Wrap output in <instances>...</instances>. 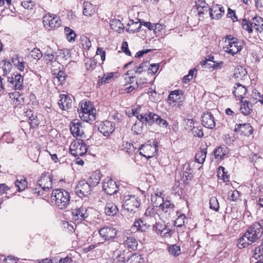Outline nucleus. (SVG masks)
<instances>
[{
  "instance_id": "obj_44",
  "label": "nucleus",
  "mask_w": 263,
  "mask_h": 263,
  "mask_svg": "<svg viewBox=\"0 0 263 263\" xmlns=\"http://www.w3.org/2000/svg\"><path fill=\"white\" fill-rule=\"evenodd\" d=\"M97 64V62L92 59L87 58L85 60V66L88 70L91 71L95 69Z\"/></svg>"
},
{
  "instance_id": "obj_46",
  "label": "nucleus",
  "mask_w": 263,
  "mask_h": 263,
  "mask_svg": "<svg viewBox=\"0 0 263 263\" xmlns=\"http://www.w3.org/2000/svg\"><path fill=\"white\" fill-rule=\"evenodd\" d=\"M170 253L175 256H178L181 253L180 247L176 245H172L168 248Z\"/></svg>"
},
{
  "instance_id": "obj_23",
  "label": "nucleus",
  "mask_w": 263,
  "mask_h": 263,
  "mask_svg": "<svg viewBox=\"0 0 263 263\" xmlns=\"http://www.w3.org/2000/svg\"><path fill=\"white\" fill-rule=\"evenodd\" d=\"M141 122L146 125H152L154 123H156L158 119V115L153 112H149L148 114H145L144 116H140Z\"/></svg>"
},
{
  "instance_id": "obj_22",
  "label": "nucleus",
  "mask_w": 263,
  "mask_h": 263,
  "mask_svg": "<svg viewBox=\"0 0 263 263\" xmlns=\"http://www.w3.org/2000/svg\"><path fill=\"white\" fill-rule=\"evenodd\" d=\"M209 11L212 18L218 20L224 14V9L223 7L220 5H215L211 8H209Z\"/></svg>"
},
{
  "instance_id": "obj_12",
  "label": "nucleus",
  "mask_w": 263,
  "mask_h": 263,
  "mask_svg": "<svg viewBox=\"0 0 263 263\" xmlns=\"http://www.w3.org/2000/svg\"><path fill=\"white\" fill-rule=\"evenodd\" d=\"M139 151V154L141 156L149 159L155 156L158 148L156 145L145 144L142 145Z\"/></svg>"
},
{
  "instance_id": "obj_7",
  "label": "nucleus",
  "mask_w": 263,
  "mask_h": 263,
  "mask_svg": "<svg viewBox=\"0 0 263 263\" xmlns=\"http://www.w3.org/2000/svg\"><path fill=\"white\" fill-rule=\"evenodd\" d=\"M87 148L82 140H74L70 145V152L75 157L82 156L87 152Z\"/></svg>"
},
{
  "instance_id": "obj_15",
  "label": "nucleus",
  "mask_w": 263,
  "mask_h": 263,
  "mask_svg": "<svg viewBox=\"0 0 263 263\" xmlns=\"http://www.w3.org/2000/svg\"><path fill=\"white\" fill-rule=\"evenodd\" d=\"M70 129L73 136L81 137L84 134L82 122L78 119H74L70 124Z\"/></svg>"
},
{
  "instance_id": "obj_6",
  "label": "nucleus",
  "mask_w": 263,
  "mask_h": 263,
  "mask_svg": "<svg viewBox=\"0 0 263 263\" xmlns=\"http://www.w3.org/2000/svg\"><path fill=\"white\" fill-rule=\"evenodd\" d=\"M140 204V201L136 196L128 195L124 197L122 206L125 210L132 213L136 212Z\"/></svg>"
},
{
  "instance_id": "obj_41",
  "label": "nucleus",
  "mask_w": 263,
  "mask_h": 263,
  "mask_svg": "<svg viewBox=\"0 0 263 263\" xmlns=\"http://www.w3.org/2000/svg\"><path fill=\"white\" fill-rule=\"evenodd\" d=\"M242 102V104L241 105L240 110L241 112L244 115L247 116L251 114L252 111V108L250 106L249 102L246 101L245 102Z\"/></svg>"
},
{
  "instance_id": "obj_14",
  "label": "nucleus",
  "mask_w": 263,
  "mask_h": 263,
  "mask_svg": "<svg viewBox=\"0 0 263 263\" xmlns=\"http://www.w3.org/2000/svg\"><path fill=\"white\" fill-rule=\"evenodd\" d=\"M102 187L104 192L110 195L117 192V185L116 182L108 177L104 180Z\"/></svg>"
},
{
  "instance_id": "obj_19",
  "label": "nucleus",
  "mask_w": 263,
  "mask_h": 263,
  "mask_svg": "<svg viewBox=\"0 0 263 263\" xmlns=\"http://www.w3.org/2000/svg\"><path fill=\"white\" fill-rule=\"evenodd\" d=\"M98 129L105 136H108L115 130L112 123L109 121L102 122L98 127Z\"/></svg>"
},
{
  "instance_id": "obj_17",
  "label": "nucleus",
  "mask_w": 263,
  "mask_h": 263,
  "mask_svg": "<svg viewBox=\"0 0 263 263\" xmlns=\"http://www.w3.org/2000/svg\"><path fill=\"white\" fill-rule=\"evenodd\" d=\"M121 245L134 251L137 248L138 241L134 236L130 235L128 236V234L127 235L124 234L123 242L120 244V246Z\"/></svg>"
},
{
  "instance_id": "obj_47",
  "label": "nucleus",
  "mask_w": 263,
  "mask_h": 263,
  "mask_svg": "<svg viewBox=\"0 0 263 263\" xmlns=\"http://www.w3.org/2000/svg\"><path fill=\"white\" fill-rule=\"evenodd\" d=\"M210 207L211 209L214 210L215 211L219 210V203L217 199L215 197H212L210 199Z\"/></svg>"
},
{
  "instance_id": "obj_57",
  "label": "nucleus",
  "mask_w": 263,
  "mask_h": 263,
  "mask_svg": "<svg viewBox=\"0 0 263 263\" xmlns=\"http://www.w3.org/2000/svg\"><path fill=\"white\" fill-rule=\"evenodd\" d=\"M173 234V232L172 230L170 229L168 227L166 226V229H164L163 231H162V233L160 234V235L162 237H170Z\"/></svg>"
},
{
  "instance_id": "obj_40",
  "label": "nucleus",
  "mask_w": 263,
  "mask_h": 263,
  "mask_svg": "<svg viewBox=\"0 0 263 263\" xmlns=\"http://www.w3.org/2000/svg\"><path fill=\"white\" fill-rule=\"evenodd\" d=\"M251 24H253V30L255 29L257 32H259L262 31L263 20L261 18L253 19Z\"/></svg>"
},
{
  "instance_id": "obj_48",
  "label": "nucleus",
  "mask_w": 263,
  "mask_h": 263,
  "mask_svg": "<svg viewBox=\"0 0 263 263\" xmlns=\"http://www.w3.org/2000/svg\"><path fill=\"white\" fill-rule=\"evenodd\" d=\"M3 62L4 63L2 66L3 75L6 76L11 71L12 65L10 62L4 60Z\"/></svg>"
},
{
  "instance_id": "obj_21",
  "label": "nucleus",
  "mask_w": 263,
  "mask_h": 263,
  "mask_svg": "<svg viewBox=\"0 0 263 263\" xmlns=\"http://www.w3.org/2000/svg\"><path fill=\"white\" fill-rule=\"evenodd\" d=\"M87 211L86 208L82 206L73 210L72 212L73 214L72 219L75 221L84 220L88 216Z\"/></svg>"
},
{
  "instance_id": "obj_8",
  "label": "nucleus",
  "mask_w": 263,
  "mask_h": 263,
  "mask_svg": "<svg viewBox=\"0 0 263 263\" xmlns=\"http://www.w3.org/2000/svg\"><path fill=\"white\" fill-rule=\"evenodd\" d=\"M43 22L44 27L49 30H54L61 25L60 17L55 14L50 13L44 15Z\"/></svg>"
},
{
  "instance_id": "obj_5",
  "label": "nucleus",
  "mask_w": 263,
  "mask_h": 263,
  "mask_svg": "<svg viewBox=\"0 0 263 263\" xmlns=\"http://www.w3.org/2000/svg\"><path fill=\"white\" fill-rule=\"evenodd\" d=\"M225 42L226 45L223 47V49L226 52L232 55H234L242 49V43L238 39L231 35L226 36Z\"/></svg>"
},
{
  "instance_id": "obj_43",
  "label": "nucleus",
  "mask_w": 263,
  "mask_h": 263,
  "mask_svg": "<svg viewBox=\"0 0 263 263\" xmlns=\"http://www.w3.org/2000/svg\"><path fill=\"white\" fill-rule=\"evenodd\" d=\"M249 159L251 162L254 163V166L256 168H258L262 164V158L257 154H253L250 156Z\"/></svg>"
},
{
  "instance_id": "obj_24",
  "label": "nucleus",
  "mask_w": 263,
  "mask_h": 263,
  "mask_svg": "<svg viewBox=\"0 0 263 263\" xmlns=\"http://www.w3.org/2000/svg\"><path fill=\"white\" fill-rule=\"evenodd\" d=\"M58 104L60 107L63 110H67L71 107L72 100L67 95L62 94L60 95Z\"/></svg>"
},
{
  "instance_id": "obj_62",
  "label": "nucleus",
  "mask_w": 263,
  "mask_h": 263,
  "mask_svg": "<svg viewBox=\"0 0 263 263\" xmlns=\"http://www.w3.org/2000/svg\"><path fill=\"white\" fill-rule=\"evenodd\" d=\"M97 55H100L102 61L105 60V51L101 47H98L96 52Z\"/></svg>"
},
{
  "instance_id": "obj_26",
  "label": "nucleus",
  "mask_w": 263,
  "mask_h": 263,
  "mask_svg": "<svg viewBox=\"0 0 263 263\" xmlns=\"http://www.w3.org/2000/svg\"><path fill=\"white\" fill-rule=\"evenodd\" d=\"M101 174L99 170H96L88 174L87 182L92 187L96 186L100 182Z\"/></svg>"
},
{
  "instance_id": "obj_49",
  "label": "nucleus",
  "mask_w": 263,
  "mask_h": 263,
  "mask_svg": "<svg viewBox=\"0 0 263 263\" xmlns=\"http://www.w3.org/2000/svg\"><path fill=\"white\" fill-rule=\"evenodd\" d=\"M114 77L113 73H110L108 74H104L101 79L99 80L97 85L100 86L105 83H108V81Z\"/></svg>"
},
{
  "instance_id": "obj_25",
  "label": "nucleus",
  "mask_w": 263,
  "mask_h": 263,
  "mask_svg": "<svg viewBox=\"0 0 263 263\" xmlns=\"http://www.w3.org/2000/svg\"><path fill=\"white\" fill-rule=\"evenodd\" d=\"M126 251L122 248H119L114 251L112 258L115 263H122L125 261Z\"/></svg>"
},
{
  "instance_id": "obj_16",
  "label": "nucleus",
  "mask_w": 263,
  "mask_h": 263,
  "mask_svg": "<svg viewBox=\"0 0 263 263\" xmlns=\"http://www.w3.org/2000/svg\"><path fill=\"white\" fill-rule=\"evenodd\" d=\"M234 131L241 135L248 136L253 133V129L249 123H243L236 124Z\"/></svg>"
},
{
  "instance_id": "obj_55",
  "label": "nucleus",
  "mask_w": 263,
  "mask_h": 263,
  "mask_svg": "<svg viewBox=\"0 0 263 263\" xmlns=\"http://www.w3.org/2000/svg\"><path fill=\"white\" fill-rule=\"evenodd\" d=\"M81 44L83 48L87 50H88L91 46V41L87 37L82 38Z\"/></svg>"
},
{
  "instance_id": "obj_13",
  "label": "nucleus",
  "mask_w": 263,
  "mask_h": 263,
  "mask_svg": "<svg viewBox=\"0 0 263 263\" xmlns=\"http://www.w3.org/2000/svg\"><path fill=\"white\" fill-rule=\"evenodd\" d=\"M117 231L112 227H103L99 231L100 237L105 241L114 239L117 236Z\"/></svg>"
},
{
  "instance_id": "obj_37",
  "label": "nucleus",
  "mask_w": 263,
  "mask_h": 263,
  "mask_svg": "<svg viewBox=\"0 0 263 263\" xmlns=\"http://www.w3.org/2000/svg\"><path fill=\"white\" fill-rule=\"evenodd\" d=\"M26 116L30 121L29 124L30 128H35L39 124V121L36 119V116H34L31 110L26 111Z\"/></svg>"
},
{
  "instance_id": "obj_30",
  "label": "nucleus",
  "mask_w": 263,
  "mask_h": 263,
  "mask_svg": "<svg viewBox=\"0 0 263 263\" xmlns=\"http://www.w3.org/2000/svg\"><path fill=\"white\" fill-rule=\"evenodd\" d=\"M208 146L206 145L205 147L200 148L195 155V159L196 162L199 164H203L205 161L207 154Z\"/></svg>"
},
{
  "instance_id": "obj_38",
  "label": "nucleus",
  "mask_w": 263,
  "mask_h": 263,
  "mask_svg": "<svg viewBox=\"0 0 263 263\" xmlns=\"http://www.w3.org/2000/svg\"><path fill=\"white\" fill-rule=\"evenodd\" d=\"M247 75L246 69L242 66H238L234 70V76L236 79H242Z\"/></svg>"
},
{
  "instance_id": "obj_50",
  "label": "nucleus",
  "mask_w": 263,
  "mask_h": 263,
  "mask_svg": "<svg viewBox=\"0 0 263 263\" xmlns=\"http://www.w3.org/2000/svg\"><path fill=\"white\" fill-rule=\"evenodd\" d=\"M30 56L35 60H39L43 55L41 51L39 48H34L30 53Z\"/></svg>"
},
{
  "instance_id": "obj_60",
  "label": "nucleus",
  "mask_w": 263,
  "mask_h": 263,
  "mask_svg": "<svg viewBox=\"0 0 263 263\" xmlns=\"http://www.w3.org/2000/svg\"><path fill=\"white\" fill-rule=\"evenodd\" d=\"M159 69V65L156 64H151L149 67H148V72L151 74L156 73Z\"/></svg>"
},
{
  "instance_id": "obj_34",
  "label": "nucleus",
  "mask_w": 263,
  "mask_h": 263,
  "mask_svg": "<svg viewBox=\"0 0 263 263\" xmlns=\"http://www.w3.org/2000/svg\"><path fill=\"white\" fill-rule=\"evenodd\" d=\"M149 226L147 224L145 221L141 219H138L134 222L133 229H135L136 231L145 232Z\"/></svg>"
},
{
  "instance_id": "obj_54",
  "label": "nucleus",
  "mask_w": 263,
  "mask_h": 263,
  "mask_svg": "<svg viewBox=\"0 0 263 263\" xmlns=\"http://www.w3.org/2000/svg\"><path fill=\"white\" fill-rule=\"evenodd\" d=\"M238 197L239 192L237 190H231L228 192V198L231 201H236Z\"/></svg>"
},
{
  "instance_id": "obj_28",
  "label": "nucleus",
  "mask_w": 263,
  "mask_h": 263,
  "mask_svg": "<svg viewBox=\"0 0 263 263\" xmlns=\"http://www.w3.org/2000/svg\"><path fill=\"white\" fill-rule=\"evenodd\" d=\"M149 67V63L147 61L142 62L139 66H136L133 69L135 76H129L130 80L134 79L137 76L142 74L143 72H145Z\"/></svg>"
},
{
  "instance_id": "obj_58",
  "label": "nucleus",
  "mask_w": 263,
  "mask_h": 263,
  "mask_svg": "<svg viewBox=\"0 0 263 263\" xmlns=\"http://www.w3.org/2000/svg\"><path fill=\"white\" fill-rule=\"evenodd\" d=\"M65 77L66 74L64 71L60 70L58 72L57 76L56 77V79L59 82V84L63 83V82L65 80Z\"/></svg>"
},
{
  "instance_id": "obj_32",
  "label": "nucleus",
  "mask_w": 263,
  "mask_h": 263,
  "mask_svg": "<svg viewBox=\"0 0 263 263\" xmlns=\"http://www.w3.org/2000/svg\"><path fill=\"white\" fill-rule=\"evenodd\" d=\"M105 213L108 216H114L118 212L117 206L112 202H107L105 206Z\"/></svg>"
},
{
  "instance_id": "obj_39",
  "label": "nucleus",
  "mask_w": 263,
  "mask_h": 263,
  "mask_svg": "<svg viewBox=\"0 0 263 263\" xmlns=\"http://www.w3.org/2000/svg\"><path fill=\"white\" fill-rule=\"evenodd\" d=\"M44 59L47 64H52L57 61L54 53L51 49L47 50L44 53Z\"/></svg>"
},
{
  "instance_id": "obj_42",
  "label": "nucleus",
  "mask_w": 263,
  "mask_h": 263,
  "mask_svg": "<svg viewBox=\"0 0 263 263\" xmlns=\"http://www.w3.org/2000/svg\"><path fill=\"white\" fill-rule=\"evenodd\" d=\"M64 31L68 41L70 42H74L77 36L75 32L68 27H65Z\"/></svg>"
},
{
  "instance_id": "obj_18",
  "label": "nucleus",
  "mask_w": 263,
  "mask_h": 263,
  "mask_svg": "<svg viewBox=\"0 0 263 263\" xmlns=\"http://www.w3.org/2000/svg\"><path fill=\"white\" fill-rule=\"evenodd\" d=\"M201 122L204 127L210 129L214 128L216 125L213 115L210 112H206L202 115Z\"/></svg>"
},
{
  "instance_id": "obj_53",
  "label": "nucleus",
  "mask_w": 263,
  "mask_h": 263,
  "mask_svg": "<svg viewBox=\"0 0 263 263\" xmlns=\"http://www.w3.org/2000/svg\"><path fill=\"white\" fill-rule=\"evenodd\" d=\"M166 226L165 224H163L160 223H156L155 226L153 227V230L155 231V232L157 234H159L162 233V231L164 229H166Z\"/></svg>"
},
{
  "instance_id": "obj_56",
  "label": "nucleus",
  "mask_w": 263,
  "mask_h": 263,
  "mask_svg": "<svg viewBox=\"0 0 263 263\" xmlns=\"http://www.w3.org/2000/svg\"><path fill=\"white\" fill-rule=\"evenodd\" d=\"M34 5V3L31 0L24 1L22 2V6L25 9H32Z\"/></svg>"
},
{
  "instance_id": "obj_61",
  "label": "nucleus",
  "mask_w": 263,
  "mask_h": 263,
  "mask_svg": "<svg viewBox=\"0 0 263 263\" xmlns=\"http://www.w3.org/2000/svg\"><path fill=\"white\" fill-rule=\"evenodd\" d=\"M227 16L228 17L231 18L233 22L238 21V18L235 15V11L230 8H228Z\"/></svg>"
},
{
  "instance_id": "obj_35",
  "label": "nucleus",
  "mask_w": 263,
  "mask_h": 263,
  "mask_svg": "<svg viewBox=\"0 0 263 263\" xmlns=\"http://www.w3.org/2000/svg\"><path fill=\"white\" fill-rule=\"evenodd\" d=\"M110 27L112 30L119 33L123 31L124 28L123 24L117 19H112L110 21Z\"/></svg>"
},
{
  "instance_id": "obj_51",
  "label": "nucleus",
  "mask_w": 263,
  "mask_h": 263,
  "mask_svg": "<svg viewBox=\"0 0 263 263\" xmlns=\"http://www.w3.org/2000/svg\"><path fill=\"white\" fill-rule=\"evenodd\" d=\"M91 5L88 2L84 3V9L83 13L85 15L90 16L92 14Z\"/></svg>"
},
{
  "instance_id": "obj_59",
  "label": "nucleus",
  "mask_w": 263,
  "mask_h": 263,
  "mask_svg": "<svg viewBox=\"0 0 263 263\" xmlns=\"http://www.w3.org/2000/svg\"><path fill=\"white\" fill-rule=\"evenodd\" d=\"M156 123L159 125L160 127L167 128L168 126V122L164 119L158 116V119L157 120Z\"/></svg>"
},
{
  "instance_id": "obj_64",
  "label": "nucleus",
  "mask_w": 263,
  "mask_h": 263,
  "mask_svg": "<svg viewBox=\"0 0 263 263\" xmlns=\"http://www.w3.org/2000/svg\"><path fill=\"white\" fill-rule=\"evenodd\" d=\"M156 214V211L153 208H148L145 211V215L146 216L153 217Z\"/></svg>"
},
{
  "instance_id": "obj_10",
  "label": "nucleus",
  "mask_w": 263,
  "mask_h": 263,
  "mask_svg": "<svg viewBox=\"0 0 263 263\" xmlns=\"http://www.w3.org/2000/svg\"><path fill=\"white\" fill-rule=\"evenodd\" d=\"M87 181L81 180L77 185L76 194L81 198L88 196L91 193L92 186Z\"/></svg>"
},
{
  "instance_id": "obj_31",
  "label": "nucleus",
  "mask_w": 263,
  "mask_h": 263,
  "mask_svg": "<svg viewBox=\"0 0 263 263\" xmlns=\"http://www.w3.org/2000/svg\"><path fill=\"white\" fill-rule=\"evenodd\" d=\"M142 24L140 22H134L130 20L127 24L126 30L130 33H134L138 32L141 28Z\"/></svg>"
},
{
  "instance_id": "obj_27",
  "label": "nucleus",
  "mask_w": 263,
  "mask_h": 263,
  "mask_svg": "<svg viewBox=\"0 0 263 263\" xmlns=\"http://www.w3.org/2000/svg\"><path fill=\"white\" fill-rule=\"evenodd\" d=\"M195 3L198 11V15L199 17L208 12L210 8L204 0H197Z\"/></svg>"
},
{
  "instance_id": "obj_11",
  "label": "nucleus",
  "mask_w": 263,
  "mask_h": 263,
  "mask_svg": "<svg viewBox=\"0 0 263 263\" xmlns=\"http://www.w3.org/2000/svg\"><path fill=\"white\" fill-rule=\"evenodd\" d=\"M183 93L181 90L172 91L167 97V103L172 106L181 105Z\"/></svg>"
},
{
  "instance_id": "obj_63",
  "label": "nucleus",
  "mask_w": 263,
  "mask_h": 263,
  "mask_svg": "<svg viewBox=\"0 0 263 263\" xmlns=\"http://www.w3.org/2000/svg\"><path fill=\"white\" fill-rule=\"evenodd\" d=\"M122 51L127 55H130V52L128 48V43L127 42H123L122 44Z\"/></svg>"
},
{
  "instance_id": "obj_2",
  "label": "nucleus",
  "mask_w": 263,
  "mask_h": 263,
  "mask_svg": "<svg viewBox=\"0 0 263 263\" xmlns=\"http://www.w3.org/2000/svg\"><path fill=\"white\" fill-rule=\"evenodd\" d=\"M52 187V177L49 172H44L38 179L36 187L33 190L37 195H45Z\"/></svg>"
},
{
  "instance_id": "obj_1",
  "label": "nucleus",
  "mask_w": 263,
  "mask_h": 263,
  "mask_svg": "<svg viewBox=\"0 0 263 263\" xmlns=\"http://www.w3.org/2000/svg\"><path fill=\"white\" fill-rule=\"evenodd\" d=\"M262 233L263 219H261L258 222L252 224L238 239L237 247L239 249H242L252 245L261 237Z\"/></svg>"
},
{
  "instance_id": "obj_3",
  "label": "nucleus",
  "mask_w": 263,
  "mask_h": 263,
  "mask_svg": "<svg viewBox=\"0 0 263 263\" xmlns=\"http://www.w3.org/2000/svg\"><path fill=\"white\" fill-rule=\"evenodd\" d=\"M70 199L69 193L63 189H56L52 192L51 202L59 209H65L69 204Z\"/></svg>"
},
{
  "instance_id": "obj_29",
  "label": "nucleus",
  "mask_w": 263,
  "mask_h": 263,
  "mask_svg": "<svg viewBox=\"0 0 263 263\" xmlns=\"http://www.w3.org/2000/svg\"><path fill=\"white\" fill-rule=\"evenodd\" d=\"M247 92V89L246 87L239 83H236L233 93L236 98H238V100H242Z\"/></svg>"
},
{
  "instance_id": "obj_36",
  "label": "nucleus",
  "mask_w": 263,
  "mask_h": 263,
  "mask_svg": "<svg viewBox=\"0 0 263 263\" xmlns=\"http://www.w3.org/2000/svg\"><path fill=\"white\" fill-rule=\"evenodd\" d=\"M14 184L18 192L24 191L27 187V180L24 177H20V179L17 178Z\"/></svg>"
},
{
  "instance_id": "obj_9",
  "label": "nucleus",
  "mask_w": 263,
  "mask_h": 263,
  "mask_svg": "<svg viewBox=\"0 0 263 263\" xmlns=\"http://www.w3.org/2000/svg\"><path fill=\"white\" fill-rule=\"evenodd\" d=\"M8 87L15 91H22L24 89V78L21 74H13L7 77Z\"/></svg>"
},
{
  "instance_id": "obj_20",
  "label": "nucleus",
  "mask_w": 263,
  "mask_h": 263,
  "mask_svg": "<svg viewBox=\"0 0 263 263\" xmlns=\"http://www.w3.org/2000/svg\"><path fill=\"white\" fill-rule=\"evenodd\" d=\"M229 149L224 145L219 146L213 151L214 158L218 161H221L225 157H227Z\"/></svg>"
},
{
  "instance_id": "obj_52",
  "label": "nucleus",
  "mask_w": 263,
  "mask_h": 263,
  "mask_svg": "<svg viewBox=\"0 0 263 263\" xmlns=\"http://www.w3.org/2000/svg\"><path fill=\"white\" fill-rule=\"evenodd\" d=\"M242 27L245 30L248 31L249 33L253 32V24H251V22L246 20H244L242 21Z\"/></svg>"
},
{
  "instance_id": "obj_45",
  "label": "nucleus",
  "mask_w": 263,
  "mask_h": 263,
  "mask_svg": "<svg viewBox=\"0 0 263 263\" xmlns=\"http://www.w3.org/2000/svg\"><path fill=\"white\" fill-rule=\"evenodd\" d=\"M12 62L14 65L17 67V68L23 71L25 68L24 62L23 61L22 58L16 57L12 59Z\"/></svg>"
},
{
  "instance_id": "obj_4",
  "label": "nucleus",
  "mask_w": 263,
  "mask_h": 263,
  "mask_svg": "<svg viewBox=\"0 0 263 263\" xmlns=\"http://www.w3.org/2000/svg\"><path fill=\"white\" fill-rule=\"evenodd\" d=\"M81 108L78 109L80 118L86 122H91L95 120L96 109L90 101L82 102Z\"/></svg>"
},
{
  "instance_id": "obj_33",
  "label": "nucleus",
  "mask_w": 263,
  "mask_h": 263,
  "mask_svg": "<svg viewBox=\"0 0 263 263\" xmlns=\"http://www.w3.org/2000/svg\"><path fill=\"white\" fill-rule=\"evenodd\" d=\"M162 200L163 203H161L159 205L162 211L164 213H171L173 212L175 207L174 204L172 203L170 200H164L163 198H162Z\"/></svg>"
}]
</instances>
